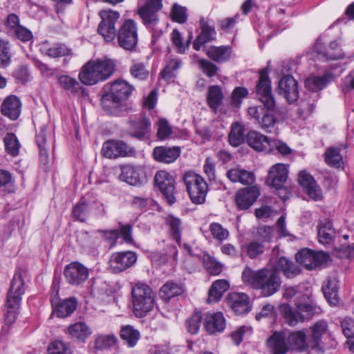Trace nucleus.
I'll return each instance as SVG.
<instances>
[{"label":"nucleus","mask_w":354,"mask_h":354,"mask_svg":"<svg viewBox=\"0 0 354 354\" xmlns=\"http://www.w3.org/2000/svg\"><path fill=\"white\" fill-rule=\"evenodd\" d=\"M100 15L102 21L98 26L97 31L106 42L112 41L116 37L118 44L122 48L130 51L136 49L138 41V28L135 21L124 20L117 32L115 24L120 17L118 11L102 10Z\"/></svg>","instance_id":"1"},{"label":"nucleus","mask_w":354,"mask_h":354,"mask_svg":"<svg viewBox=\"0 0 354 354\" xmlns=\"http://www.w3.org/2000/svg\"><path fill=\"white\" fill-rule=\"evenodd\" d=\"M243 283L256 290H259L262 296L270 297L279 291L281 279L274 270L263 268L257 271L247 266L242 272Z\"/></svg>","instance_id":"2"},{"label":"nucleus","mask_w":354,"mask_h":354,"mask_svg":"<svg viewBox=\"0 0 354 354\" xmlns=\"http://www.w3.org/2000/svg\"><path fill=\"white\" fill-rule=\"evenodd\" d=\"M256 97L261 101L263 106H254L249 107L248 113L252 118L259 122L266 111L272 113L277 111V107L272 93L271 82L267 68L260 71L259 80L256 86Z\"/></svg>","instance_id":"3"},{"label":"nucleus","mask_w":354,"mask_h":354,"mask_svg":"<svg viewBox=\"0 0 354 354\" xmlns=\"http://www.w3.org/2000/svg\"><path fill=\"white\" fill-rule=\"evenodd\" d=\"M134 87L123 80L112 82L110 93L104 95L101 100L103 109L109 114L118 115L127 109V100Z\"/></svg>","instance_id":"4"},{"label":"nucleus","mask_w":354,"mask_h":354,"mask_svg":"<svg viewBox=\"0 0 354 354\" xmlns=\"http://www.w3.org/2000/svg\"><path fill=\"white\" fill-rule=\"evenodd\" d=\"M114 71L115 64L110 59L89 61L82 66L79 79L85 85H93L109 78Z\"/></svg>","instance_id":"5"},{"label":"nucleus","mask_w":354,"mask_h":354,"mask_svg":"<svg viewBox=\"0 0 354 354\" xmlns=\"http://www.w3.org/2000/svg\"><path fill=\"white\" fill-rule=\"evenodd\" d=\"M24 292L22 277L20 274H15L10 283L5 304V322L7 324H12L16 321Z\"/></svg>","instance_id":"6"},{"label":"nucleus","mask_w":354,"mask_h":354,"mask_svg":"<svg viewBox=\"0 0 354 354\" xmlns=\"http://www.w3.org/2000/svg\"><path fill=\"white\" fill-rule=\"evenodd\" d=\"M307 300L295 301L297 312H294L288 304L281 306V311L286 322L291 326H295L299 322L310 319L314 315H319L321 308L307 296Z\"/></svg>","instance_id":"7"},{"label":"nucleus","mask_w":354,"mask_h":354,"mask_svg":"<svg viewBox=\"0 0 354 354\" xmlns=\"http://www.w3.org/2000/svg\"><path fill=\"white\" fill-rule=\"evenodd\" d=\"M133 312L136 317H143L153 309L154 295L146 283H136L131 291Z\"/></svg>","instance_id":"8"},{"label":"nucleus","mask_w":354,"mask_h":354,"mask_svg":"<svg viewBox=\"0 0 354 354\" xmlns=\"http://www.w3.org/2000/svg\"><path fill=\"white\" fill-rule=\"evenodd\" d=\"M183 180L192 201L196 204H203L208 191L207 184L203 178L189 171L185 173Z\"/></svg>","instance_id":"9"},{"label":"nucleus","mask_w":354,"mask_h":354,"mask_svg":"<svg viewBox=\"0 0 354 354\" xmlns=\"http://www.w3.org/2000/svg\"><path fill=\"white\" fill-rule=\"evenodd\" d=\"M297 263L303 265L307 270L315 269L319 266L327 264L330 260L328 253L322 251L303 248L295 255Z\"/></svg>","instance_id":"10"},{"label":"nucleus","mask_w":354,"mask_h":354,"mask_svg":"<svg viewBox=\"0 0 354 354\" xmlns=\"http://www.w3.org/2000/svg\"><path fill=\"white\" fill-rule=\"evenodd\" d=\"M309 345L319 352H324L326 341L330 338L328 326L326 321L320 319L316 322L310 328Z\"/></svg>","instance_id":"11"},{"label":"nucleus","mask_w":354,"mask_h":354,"mask_svg":"<svg viewBox=\"0 0 354 354\" xmlns=\"http://www.w3.org/2000/svg\"><path fill=\"white\" fill-rule=\"evenodd\" d=\"M153 180L168 204H174L176 202L174 177L167 171L160 170L156 173Z\"/></svg>","instance_id":"12"},{"label":"nucleus","mask_w":354,"mask_h":354,"mask_svg":"<svg viewBox=\"0 0 354 354\" xmlns=\"http://www.w3.org/2000/svg\"><path fill=\"white\" fill-rule=\"evenodd\" d=\"M135 153V149L122 140H108L102 148V156L108 158L133 156Z\"/></svg>","instance_id":"13"},{"label":"nucleus","mask_w":354,"mask_h":354,"mask_svg":"<svg viewBox=\"0 0 354 354\" xmlns=\"http://www.w3.org/2000/svg\"><path fill=\"white\" fill-rule=\"evenodd\" d=\"M162 0H149L138 9L142 23L147 28L153 29L159 21L157 12L162 8Z\"/></svg>","instance_id":"14"},{"label":"nucleus","mask_w":354,"mask_h":354,"mask_svg":"<svg viewBox=\"0 0 354 354\" xmlns=\"http://www.w3.org/2000/svg\"><path fill=\"white\" fill-rule=\"evenodd\" d=\"M88 269L82 263L75 261L65 266L64 276L70 285L77 286L84 283L88 279Z\"/></svg>","instance_id":"15"},{"label":"nucleus","mask_w":354,"mask_h":354,"mask_svg":"<svg viewBox=\"0 0 354 354\" xmlns=\"http://www.w3.org/2000/svg\"><path fill=\"white\" fill-rule=\"evenodd\" d=\"M137 261V255L131 251L115 252L109 259V268L113 273L122 272L133 266Z\"/></svg>","instance_id":"16"},{"label":"nucleus","mask_w":354,"mask_h":354,"mask_svg":"<svg viewBox=\"0 0 354 354\" xmlns=\"http://www.w3.org/2000/svg\"><path fill=\"white\" fill-rule=\"evenodd\" d=\"M279 94L289 103L296 102L299 98L298 82L291 75L283 76L278 83Z\"/></svg>","instance_id":"17"},{"label":"nucleus","mask_w":354,"mask_h":354,"mask_svg":"<svg viewBox=\"0 0 354 354\" xmlns=\"http://www.w3.org/2000/svg\"><path fill=\"white\" fill-rule=\"evenodd\" d=\"M323 41L321 37H319L315 44V50L319 55V58L324 61L337 60L343 59L345 57V53L339 46L337 41H332L328 44L327 48H324Z\"/></svg>","instance_id":"18"},{"label":"nucleus","mask_w":354,"mask_h":354,"mask_svg":"<svg viewBox=\"0 0 354 354\" xmlns=\"http://www.w3.org/2000/svg\"><path fill=\"white\" fill-rule=\"evenodd\" d=\"M227 304L237 315H241L251 310L252 305L249 297L245 293L232 292L226 299Z\"/></svg>","instance_id":"19"},{"label":"nucleus","mask_w":354,"mask_h":354,"mask_svg":"<svg viewBox=\"0 0 354 354\" xmlns=\"http://www.w3.org/2000/svg\"><path fill=\"white\" fill-rule=\"evenodd\" d=\"M287 178V167L284 164L277 163L269 169L266 183L277 189H282Z\"/></svg>","instance_id":"20"},{"label":"nucleus","mask_w":354,"mask_h":354,"mask_svg":"<svg viewBox=\"0 0 354 354\" xmlns=\"http://www.w3.org/2000/svg\"><path fill=\"white\" fill-rule=\"evenodd\" d=\"M247 144L257 151L270 152L272 151V145L270 138L256 131H250L246 136Z\"/></svg>","instance_id":"21"},{"label":"nucleus","mask_w":354,"mask_h":354,"mask_svg":"<svg viewBox=\"0 0 354 354\" xmlns=\"http://www.w3.org/2000/svg\"><path fill=\"white\" fill-rule=\"evenodd\" d=\"M298 182L304 187L309 197L315 201L322 198V192L314 178L305 171L299 174Z\"/></svg>","instance_id":"22"},{"label":"nucleus","mask_w":354,"mask_h":354,"mask_svg":"<svg viewBox=\"0 0 354 354\" xmlns=\"http://www.w3.org/2000/svg\"><path fill=\"white\" fill-rule=\"evenodd\" d=\"M259 195V190L255 186L241 189L236 194V205L240 209H247L256 201Z\"/></svg>","instance_id":"23"},{"label":"nucleus","mask_w":354,"mask_h":354,"mask_svg":"<svg viewBox=\"0 0 354 354\" xmlns=\"http://www.w3.org/2000/svg\"><path fill=\"white\" fill-rule=\"evenodd\" d=\"M40 51L46 56L57 58L72 55V50L66 44L62 43H50L44 41L40 44Z\"/></svg>","instance_id":"24"},{"label":"nucleus","mask_w":354,"mask_h":354,"mask_svg":"<svg viewBox=\"0 0 354 354\" xmlns=\"http://www.w3.org/2000/svg\"><path fill=\"white\" fill-rule=\"evenodd\" d=\"M180 152L179 147H156L153 150V157L157 162L169 164L180 156Z\"/></svg>","instance_id":"25"},{"label":"nucleus","mask_w":354,"mask_h":354,"mask_svg":"<svg viewBox=\"0 0 354 354\" xmlns=\"http://www.w3.org/2000/svg\"><path fill=\"white\" fill-rule=\"evenodd\" d=\"M267 345L272 354H286L289 350L287 333L283 331H274L267 339Z\"/></svg>","instance_id":"26"},{"label":"nucleus","mask_w":354,"mask_h":354,"mask_svg":"<svg viewBox=\"0 0 354 354\" xmlns=\"http://www.w3.org/2000/svg\"><path fill=\"white\" fill-rule=\"evenodd\" d=\"M130 132L132 137L142 140L151 129V122L146 117L140 115L129 120Z\"/></svg>","instance_id":"27"},{"label":"nucleus","mask_w":354,"mask_h":354,"mask_svg":"<svg viewBox=\"0 0 354 354\" xmlns=\"http://www.w3.org/2000/svg\"><path fill=\"white\" fill-rule=\"evenodd\" d=\"M204 326L206 331L210 335L223 332L225 328V320L223 313L221 312L207 313Z\"/></svg>","instance_id":"28"},{"label":"nucleus","mask_w":354,"mask_h":354,"mask_svg":"<svg viewBox=\"0 0 354 354\" xmlns=\"http://www.w3.org/2000/svg\"><path fill=\"white\" fill-rule=\"evenodd\" d=\"M21 107L20 100L15 95H10L3 100L1 111L4 116L15 120L19 118L21 113Z\"/></svg>","instance_id":"29"},{"label":"nucleus","mask_w":354,"mask_h":354,"mask_svg":"<svg viewBox=\"0 0 354 354\" xmlns=\"http://www.w3.org/2000/svg\"><path fill=\"white\" fill-rule=\"evenodd\" d=\"M227 178L232 183H240L243 185H251L255 180L254 174L241 167L230 169L226 174Z\"/></svg>","instance_id":"30"},{"label":"nucleus","mask_w":354,"mask_h":354,"mask_svg":"<svg viewBox=\"0 0 354 354\" xmlns=\"http://www.w3.org/2000/svg\"><path fill=\"white\" fill-rule=\"evenodd\" d=\"M66 332L71 338L81 342H84L86 339L92 334L90 327L83 322H78L70 325L67 328Z\"/></svg>","instance_id":"31"},{"label":"nucleus","mask_w":354,"mask_h":354,"mask_svg":"<svg viewBox=\"0 0 354 354\" xmlns=\"http://www.w3.org/2000/svg\"><path fill=\"white\" fill-rule=\"evenodd\" d=\"M275 271H281L287 278H294L297 276L301 270L291 260L286 257H280L274 266Z\"/></svg>","instance_id":"32"},{"label":"nucleus","mask_w":354,"mask_h":354,"mask_svg":"<svg viewBox=\"0 0 354 354\" xmlns=\"http://www.w3.org/2000/svg\"><path fill=\"white\" fill-rule=\"evenodd\" d=\"M216 36V32L214 28L205 22L201 23V32L194 41L193 48L196 50H199L203 45L214 41Z\"/></svg>","instance_id":"33"},{"label":"nucleus","mask_w":354,"mask_h":354,"mask_svg":"<svg viewBox=\"0 0 354 354\" xmlns=\"http://www.w3.org/2000/svg\"><path fill=\"white\" fill-rule=\"evenodd\" d=\"M232 48L229 46H212L207 50L206 54L209 58L216 62L227 61L231 55Z\"/></svg>","instance_id":"34"},{"label":"nucleus","mask_w":354,"mask_h":354,"mask_svg":"<svg viewBox=\"0 0 354 354\" xmlns=\"http://www.w3.org/2000/svg\"><path fill=\"white\" fill-rule=\"evenodd\" d=\"M230 288L228 281L225 279H219L215 281L209 290L207 301L209 303H215L218 301L224 292H225Z\"/></svg>","instance_id":"35"},{"label":"nucleus","mask_w":354,"mask_h":354,"mask_svg":"<svg viewBox=\"0 0 354 354\" xmlns=\"http://www.w3.org/2000/svg\"><path fill=\"white\" fill-rule=\"evenodd\" d=\"M183 290L180 284L169 281L161 287L159 296L163 301L168 302L172 297L181 295Z\"/></svg>","instance_id":"36"},{"label":"nucleus","mask_w":354,"mask_h":354,"mask_svg":"<svg viewBox=\"0 0 354 354\" xmlns=\"http://www.w3.org/2000/svg\"><path fill=\"white\" fill-rule=\"evenodd\" d=\"M322 291L327 301L332 305L338 303V281L336 277H328Z\"/></svg>","instance_id":"37"},{"label":"nucleus","mask_w":354,"mask_h":354,"mask_svg":"<svg viewBox=\"0 0 354 354\" xmlns=\"http://www.w3.org/2000/svg\"><path fill=\"white\" fill-rule=\"evenodd\" d=\"M224 98L222 89L219 86H210L207 95V103L214 112L222 104Z\"/></svg>","instance_id":"38"},{"label":"nucleus","mask_w":354,"mask_h":354,"mask_svg":"<svg viewBox=\"0 0 354 354\" xmlns=\"http://www.w3.org/2000/svg\"><path fill=\"white\" fill-rule=\"evenodd\" d=\"M120 338L130 348L134 347L140 338V333L133 326L127 325L122 326L120 332Z\"/></svg>","instance_id":"39"},{"label":"nucleus","mask_w":354,"mask_h":354,"mask_svg":"<svg viewBox=\"0 0 354 354\" xmlns=\"http://www.w3.org/2000/svg\"><path fill=\"white\" fill-rule=\"evenodd\" d=\"M334 75L330 73H326L322 77L314 76L306 80V86L313 91H317L325 88L330 82L334 80Z\"/></svg>","instance_id":"40"},{"label":"nucleus","mask_w":354,"mask_h":354,"mask_svg":"<svg viewBox=\"0 0 354 354\" xmlns=\"http://www.w3.org/2000/svg\"><path fill=\"white\" fill-rule=\"evenodd\" d=\"M118 339L114 334L98 335L95 337L94 348L95 351L111 349L117 346Z\"/></svg>","instance_id":"41"},{"label":"nucleus","mask_w":354,"mask_h":354,"mask_svg":"<svg viewBox=\"0 0 354 354\" xmlns=\"http://www.w3.org/2000/svg\"><path fill=\"white\" fill-rule=\"evenodd\" d=\"M340 147H331L326 149L324 153L326 163L332 167L340 168L343 165V157L340 153Z\"/></svg>","instance_id":"42"},{"label":"nucleus","mask_w":354,"mask_h":354,"mask_svg":"<svg viewBox=\"0 0 354 354\" xmlns=\"http://www.w3.org/2000/svg\"><path fill=\"white\" fill-rule=\"evenodd\" d=\"M77 304V301L75 299L69 298L63 300L57 304L54 313L58 317H66L76 310Z\"/></svg>","instance_id":"43"},{"label":"nucleus","mask_w":354,"mask_h":354,"mask_svg":"<svg viewBox=\"0 0 354 354\" xmlns=\"http://www.w3.org/2000/svg\"><path fill=\"white\" fill-rule=\"evenodd\" d=\"M165 223L169 227V234L180 245L182 233L181 221L180 218L168 215L165 217Z\"/></svg>","instance_id":"44"},{"label":"nucleus","mask_w":354,"mask_h":354,"mask_svg":"<svg viewBox=\"0 0 354 354\" xmlns=\"http://www.w3.org/2000/svg\"><path fill=\"white\" fill-rule=\"evenodd\" d=\"M245 128L239 122L233 123L228 136L229 143L233 147H238L243 143L245 138L244 136Z\"/></svg>","instance_id":"45"},{"label":"nucleus","mask_w":354,"mask_h":354,"mask_svg":"<svg viewBox=\"0 0 354 354\" xmlns=\"http://www.w3.org/2000/svg\"><path fill=\"white\" fill-rule=\"evenodd\" d=\"M60 86L68 95H75L82 89L81 84L74 78L68 75H61L58 78Z\"/></svg>","instance_id":"46"},{"label":"nucleus","mask_w":354,"mask_h":354,"mask_svg":"<svg viewBox=\"0 0 354 354\" xmlns=\"http://www.w3.org/2000/svg\"><path fill=\"white\" fill-rule=\"evenodd\" d=\"M288 346L298 349H305L308 345L306 343V334L304 331H295L287 334Z\"/></svg>","instance_id":"47"},{"label":"nucleus","mask_w":354,"mask_h":354,"mask_svg":"<svg viewBox=\"0 0 354 354\" xmlns=\"http://www.w3.org/2000/svg\"><path fill=\"white\" fill-rule=\"evenodd\" d=\"M120 179L131 185H137L140 183L138 171L131 165L122 167Z\"/></svg>","instance_id":"48"},{"label":"nucleus","mask_w":354,"mask_h":354,"mask_svg":"<svg viewBox=\"0 0 354 354\" xmlns=\"http://www.w3.org/2000/svg\"><path fill=\"white\" fill-rule=\"evenodd\" d=\"M335 232L331 223L327 222L322 224L317 234L319 243L323 245L330 244L335 236Z\"/></svg>","instance_id":"49"},{"label":"nucleus","mask_w":354,"mask_h":354,"mask_svg":"<svg viewBox=\"0 0 354 354\" xmlns=\"http://www.w3.org/2000/svg\"><path fill=\"white\" fill-rule=\"evenodd\" d=\"M6 151L12 156H17L19 152L20 143L17 136L12 133H7L3 139Z\"/></svg>","instance_id":"50"},{"label":"nucleus","mask_w":354,"mask_h":354,"mask_svg":"<svg viewBox=\"0 0 354 354\" xmlns=\"http://www.w3.org/2000/svg\"><path fill=\"white\" fill-rule=\"evenodd\" d=\"M181 65V61L178 59L169 60L160 73L162 78L166 81H170L176 77V71L180 68Z\"/></svg>","instance_id":"51"},{"label":"nucleus","mask_w":354,"mask_h":354,"mask_svg":"<svg viewBox=\"0 0 354 354\" xmlns=\"http://www.w3.org/2000/svg\"><path fill=\"white\" fill-rule=\"evenodd\" d=\"M73 217L80 222H84L89 215L88 204L83 198L74 207L73 211Z\"/></svg>","instance_id":"52"},{"label":"nucleus","mask_w":354,"mask_h":354,"mask_svg":"<svg viewBox=\"0 0 354 354\" xmlns=\"http://www.w3.org/2000/svg\"><path fill=\"white\" fill-rule=\"evenodd\" d=\"M203 316L201 312H194L186 321L187 331L192 335L198 333L201 326Z\"/></svg>","instance_id":"53"},{"label":"nucleus","mask_w":354,"mask_h":354,"mask_svg":"<svg viewBox=\"0 0 354 354\" xmlns=\"http://www.w3.org/2000/svg\"><path fill=\"white\" fill-rule=\"evenodd\" d=\"M192 39V32H189L188 39L186 44H184L180 32L176 29L172 31L171 40L174 45L177 48V52L179 53H184L189 48Z\"/></svg>","instance_id":"54"},{"label":"nucleus","mask_w":354,"mask_h":354,"mask_svg":"<svg viewBox=\"0 0 354 354\" xmlns=\"http://www.w3.org/2000/svg\"><path fill=\"white\" fill-rule=\"evenodd\" d=\"M129 72L133 78L138 80H146L149 75V71L142 62H133L129 68Z\"/></svg>","instance_id":"55"},{"label":"nucleus","mask_w":354,"mask_h":354,"mask_svg":"<svg viewBox=\"0 0 354 354\" xmlns=\"http://www.w3.org/2000/svg\"><path fill=\"white\" fill-rule=\"evenodd\" d=\"M244 251L250 259H255L262 254L264 245L257 241H252L244 246Z\"/></svg>","instance_id":"56"},{"label":"nucleus","mask_w":354,"mask_h":354,"mask_svg":"<svg viewBox=\"0 0 354 354\" xmlns=\"http://www.w3.org/2000/svg\"><path fill=\"white\" fill-rule=\"evenodd\" d=\"M48 354H71V348L62 341L52 342L48 347Z\"/></svg>","instance_id":"57"},{"label":"nucleus","mask_w":354,"mask_h":354,"mask_svg":"<svg viewBox=\"0 0 354 354\" xmlns=\"http://www.w3.org/2000/svg\"><path fill=\"white\" fill-rule=\"evenodd\" d=\"M209 230L213 237L219 241L227 239L229 236V232L218 223H212L209 225Z\"/></svg>","instance_id":"58"},{"label":"nucleus","mask_w":354,"mask_h":354,"mask_svg":"<svg viewBox=\"0 0 354 354\" xmlns=\"http://www.w3.org/2000/svg\"><path fill=\"white\" fill-rule=\"evenodd\" d=\"M198 64L203 73L209 77L214 76L218 71V67L207 59H198Z\"/></svg>","instance_id":"59"},{"label":"nucleus","mask_w":354,"mask_h":354,"mask_svg":"<svg viewBox=\"0 0 354 354\" xmlns=\"http://www.w3.org/2000/svg\"><path fill=\"white\" fill-rule=\"evenodd\" d=\"M171 17L173 21L179 24H184L187 21V9L177 3L172 6Z\"/></svg>","instance_id":"60"},{"label":"nucleus","mask_w":354,"mask_h":354,"mask_svg":"<svg viewBox=\"0 0 354 354\" xmlns=\"http://www.w3.org/2000/svg\"><path fill=\"white\" fill-rule=\"evenodd\" d=\"M10 61V46L8 42L0 39V67H6Z\"/></svg>","instance_id":"61"},{"label":"nucleus","mask_w":354,"mask_h":354,"mask_svg":"<svg viewBox=\"0 0 354 354\" xmlns=\"http://www.w3.org/2000/svg\"><path fill=\"white\" fill-rule=\"evenodd\" d=\"M203 263L210 274L218 275L222 272V265L209 256L204 258Z\"/></svg>","instance_id":"62"},{"label":"nucleus","mask_w":354,"mask_h":354,"mask_svg":"<svg viewBox=\"0 0 354 354\" xmlns=\"http://www.w3.org/2000/svg\"><path fill=\"white\" fill-rule=\"evenodd\" d=\"M10 35L23 42L30 41L33 38L32 32L24 26L17 28Z\"/></svg>","instance_id":"63"},{"label":"nucleus","mask_w":354,"mask_h":354,"mask_svg":"<svg viewBox=\"0 0 354 354\" xmlns=\"http://www.w3.org/2000/svg\"><path fill=\"white\" fill-rule=\"evenodd\" d=\"M157 137L160 140L167 138L172 132L171 126L165 119H160L158 122Z\"/></svg>","instance_id":"64"}]
</instances>
